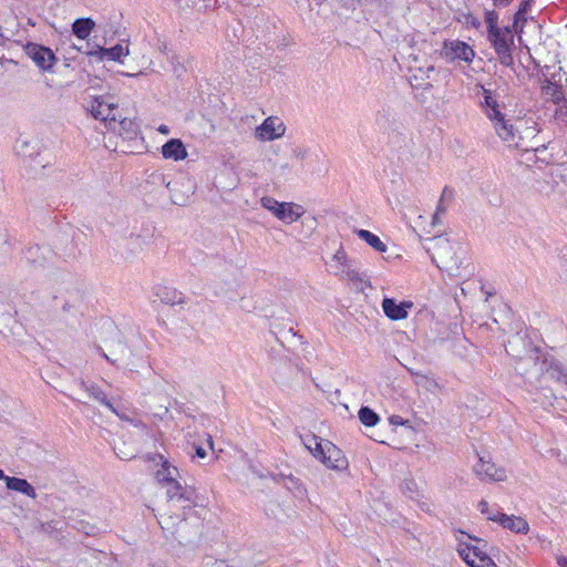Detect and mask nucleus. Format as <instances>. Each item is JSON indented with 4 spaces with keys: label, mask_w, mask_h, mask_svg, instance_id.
I'll return each mask as SVG.
<instances>
[{
    "label": "nucleus",
    "mask_w": 567,
    "mask_h": 567,
    "mask_svg": "<svg viewBox=\"0 0 567 567\" xmlns=\"http://www.w3.org/2000/svg\"><path fill=\"white\" fill-rule=\"evenodd\" d=\"M261 206L271 213L278 220L290 225L301 218L306 210L303 206L292 202H278L271 196H264L260 199Z\"/></svg>",
    "instance_id": "423d86ee"
},
{
    "label": "nucleus",
    "mask_w": 567,
    "mask_h": 567,
    "mask_svg": "<svg viewBox=\"0 0 567 567\" xmlns=\"http://www.w3.org/2000/svg\"><path fill=\"white\" fill-rule=\"evenodd\" d=\"M286 124L278 116L266 117L260 125L255 128V138L259 142H272L281 138L286 133Z\"/></svg>",
    "instance_id": "9b49d317"
},
{
    "label": "nucleus",
    "mask_w": 567,
    "mask_h": 567,
    "mask_svg": "<svg viewBox=\"0 0 567 567\" xmlns=\"http://www.w3.org/2000/svg\"><path fill=\"white\" fill-rule=\"evenodd\" d=\"M113 131L126 141H134L141 135L140 124L135 120L128 117L120 118L117 114L116 128Z\"/></svg>",
    "instance_id": "f3484780"
},
{
    "label": "nucleus",
    "mask_w": 567,
    "mask_h": 567,
    "mask_svg": "<svg viewBox=\"0 0 567 567\" xmlns=\"http://www.w3.org/2000/svg\"><path fill=\"white\" fill-rule=\"evenodd\" d=\"M305 447L326 467L333 471H344L349 466V462L343 452L332 442L322 440L315 434H306L301 436Z\"/></svg>",
    "instance_id": "7ed1b4c3"
},
{
    "label": "nucleus",
    "mask_w": 567,
    "mask_h": 567,
    "mask_svg": "<svg viewBox=\"0 0 567 567\" xmlns=\"http://www.w3.org/2000/svg\"><path fill=\"white\" fill-rule=\"evenodd\" d=\"M533 0H525L519 4V8L514 17V24L517 25L519 22L524 23L527 18L526 13L530 10Z\"/></svg>",
    "instance_id": "c85d7f7f"
},
{
    "label": "nucleus",
    "mask_w": 567,
    "mask_h": 567,
    "mask_svg": "<svg viewBox=\"0 0 567 567\" xmlns=\"http://www.w3.org/2000/svg\"><path fill=\"white\" fill-rule=\"evenodd\" d=\"M80 388L86 392L91 399L97 401L106 408H112V401L107 398L105 391L97 383L82 380L80 382Z\"/></svg>",
    "instance_id": "aec40b11"
},
{
    "label": "nucleus",
    "mask_w": 567,
    "mask_h": 567,
    "mask_svg": "<svg viewBox=\"0 0 567 567\" xmlns=\"http://www.w3.org/2000/svg\"><path fill=\"white\" fill-rule=\"evenodd\" d=\"M496 135L508 146L518 147L522 141L520 133L516 127L513 118L507 117L504 113L491 120Z\"/></svg>",
    "instance_id": "9d476101"
},
{
    "label": "nucleus",
    "mask_w": 567,
    "mask_h": 567,
    "mask_svg": "<svg viewBox=\"0 0 567 567\" xmlns=\"http://www.w3.org/2000/svg\"><path fill=\"white\" fill-rule=\"evenodd\" d=\"M390 423L393 424V425H403L404 424V421L401 416L399 415H392L390 417Z\"/></svg>",
    "instance_id": "c9c22d12"
},
{
    "label": "nucleus",
    "mask_w": 567,
    "mask_h": 567,
    "mask_svg": "<svg viewBox=\"0 0 567 567\" xmlns=\"http://www.w3.org/2000/svg\"><path fill=\"white\" fill-rule=\"evenodd\" d=\"M457 553L470 567H498L486 551L487 543L463 530L456 533Z\"/></svg>",
    "instance_id": "20e7f679"
},
{
    "label": "nucleus",
    "mask_w": 567,
    "mask_h": 567,
    "mask_svg": "<svg viewBox=\"0 0 567 567\" xmlns=\"http://www.w3.org/2000/svg\"><path fill=\"white\" fill-rule=\"evenodd\" d=\"M90 56L95 58L97 61H114L123 62V59L130 54L128 45L116 44L112 48L97 47L96 50L87 53Z\"/></svg>",
    "instance_id": "dca6fc26"
},
{
    "label": "nucleus",
    "mask_w": 567,
    "mask_h": 567,
    "mask_svg": "<svg viewBox=\"0 0 567 567\" xmlns=\"http://www.w3.org/2000/svg\"><path fill=\"white\" fill-rule=\"evenodd\" d=\"M195 454L199 458H204L207 455V450L203 445H194Z\"/></svg>",
    "instance_id": "f704fd0d"
},
{
    "label": "nucleus",
    "mask_w": 567,
    "mask_h": 567,
    "mask_svg": "<svg viewBox=\"0 0 567 567\" xmlns=\"http://www.w3.org/2000/svg\"><path fill=\"white\" fill-rule=\"evenodd\" d=\"M7 478H11L10 476H7L2 470H0V480H4L7 482Z\"/></svg>",
    "instance_id": "37998d69"
},
{
    "label": "nucleus",
    "mask_w": 567,
    "mask_h": 567,
    "mask_svg": "<svg viewBox=\"0 0 567 567\" xmlns=\"http://www.w3.org/2000/svg\"><path fill=\"white\" fill-rule=\"evenodd\" d=\"M481 105L489 121L503 114L501 105L495 95L485 96V100L481 102Z\"/></svg>",
    "instance_id": "bb28decb"
},
{
    "label": "nucleus",
    "mask_w": 567,
    "mask_h": 567,
    "mask_svg": "<svg viewBox=\"0 0 567 567\" xmlns=\"http://www.w3.org/2000/svg\"><path fill=\"white\" fill-rule=\"evenodd\" d=\"M156 296L165 303L169 305H176L182 303L184 298L181 292H177L173 288L168 287H157L156 288Z\"/></svg>",
    "instance_id": "a878e982"
},
{
    "label": "nucleus",
    "mask_w": 567,
    "mask_h": 567,
    "mask_svg": "<svg viewBox=\"0 0 567 567\" xmlns=\"http://www.w3.org/2000/svg\"><path fill=\"white\" fill-rule=\"evenodd\" d=\"M498 14L495 11H487L485 13V22L487 24V33L494 31L495 29H499L497 27Z\"/></svg>",
    "instance_id": "c756f323"
},
{
    "label": "nucleus",
    "mask_w": 567,
    "mask_h": 567,
    "mask_svg": "<svg viewBox=\"0 0 567 567\" xmlns=\"http://www.w3.org/2000/svg\"><path fill=\"white\" fill-rule=\"evenodd\" d=\"M358 237L364 240L369 246H371L374 250L379 252H385L388 247L386 245L373 233L365 229L355 230Z\"/></svg>",
    "instance_id": "393cba45"
},
{
    "label": "nucleus",
    "mask_w": 567,
    "mask_h": 567,
    "mask_svg": "<svg viewBox=\"0 0 567 567\" xmlns=\"http://www.w3.org/2000/svg\"><path fill=\"white\" fill-rule=\"evenodd\" d=\"M7 487L11 491L19 492L28 497L35 498L37 492L34 487L24 478L11 477L7 478Z\"/></svg>",
    "instance_id": "b1692460"
},
{
    "label": "nucleus",
    "mask_w": 567,
    "mask_h": 567,
    "mask_svg": "<svg viewBox=\"0 0 567 567\" xmlns=\"http://www.w3.org/2000/svg\"><path fill=\"white\" fill-rule=\"evenodd\" d=\"M111 412H113L117 417H120L121 420L123 421H126V422H130V423H133V420L123 411V410H120L118 408H116L113 403H112V408H107Z\"/></svg>",
    "instance_id": "473e14b6"
},
{
    "label": "nucleus",
    "mask_w": 567,
    "mask_h": 567,
    "mask_svg": "<svg viewBox=\"0 0 567 567\" xmlns=\"http://www.w3.org/2000/svg\"><path fill=\"white\" fill-rule=\"evenodd\" d=\"M84 109L101 122H104L109 130L116 128L117 104L110 95H89L84 101Z\"/></svg>",
    "instance_id": "39448f33"
},
{
    "label": "nucleus",
    "mask_w": 567,
    "mask_h": 567,
    "mask_svg": "<svg viewBox=\"0 0 567 567\" xmlns=\"http://www.w3.org/2000/svg\"><path fill=\"white\" fill-rule=\"evenodd\" d=\"M101 355L107 361L110 362L111 364H115V360H113L112 358H110L103 350H101Z\"/></svg>",
    "instance_id": "79ce46f5"
},
{
    "label": "nucleus",
    "mask_w": 567,
    "mask_h": 567,
    "mask_svg": "<svg viewBox=\"0 0 567 567\" xmlns=\"http://www.w3.org/2000/svg\"><path fill=\"white\" fill-rule=\"evenodd\" d=\"M477 462L473 466L475 475L483 482L497 483L504 482L507 478L506 470L503 466L496 465L489 454L478 453Z\"/></svg>",
    "instance_id": "6e6552de"
},
{
    "label": "nucleus",
    "mask_w": 567,
    "mask_h": 567,
    "mask_svg": "<svg viewBox=\"0 0 567 567\" xmlns=\"http://www.w3.org/2000/svg\"><path fill=\"white\" fill-rule=\"evenodd\" d=\"M512 2V0H493L494 6L496 7H506Z\"/></svg>",
    "instance_id": "e433bc0d"
},
{
    "label": "nucleus",
    "mask_w": 567,
    "mask_h": 567,
    "mask_svg": "<svg viewBox=\"0 0 567 567\" xmlns=\"http://www.w3.org/2000/svg\"><path fill=\"white\" fill-rule=\"evenodd\" d=\"M417 377L420 378V380L416 381L417 384H422V381H424L427 384L430 390L432 388H436L437 386V383L434 380H432V379H430V378H427L425 375H417Z\"/></svg>",
    "instance_id": "72a5a7b5"
},
{
    "label": "nucleus",
    "mask_w": 567,
    "mask_h": 567,
    "mask_svg": "<svg viewBox=\"0 0 567 567\" xmlns=\"http://www.w3.org/2000/svg\"><path fill=\"white\" fill-rule=\"evenodd\" d=\"M310 154V148L307 147V146H296L293 150H292V155L293 157L299 161V162H302L305 161L306 158H308Z\"/></svg>",
    "instance_id": "7c9ffc66"
},
{
    "label": "nucleus",
    "mask_w": 567,
    "mask_h": 567,
    "mask_svg": "<svg viewBox=\"0 0 567 567\" xmlns=\"http://www.w3.org/2000/svg\"><path fill=\"white\" fill-rule=\"evenodd\" d=\"M27 55L33 61V63L42 71L50 72L58 59L54 52L44 45L38 43H29L25 47Z\"/></svg>",
    "instance_id": "ddd939ff"
},
{
    "label": "nucleus",
    "mask_w": 567,
    "mask_h": 567,
    "mask_svg": "<svg viewBox=\"0 0 567 567\" xmlns=\"http://www.w3.org/2000/svg\"><path fill=\"white\" fill-rule=\"evenodd\" d=\"M206 445L209 450H214V441L209 434H206Z\"/></svg>",
    "instance_id": "ea45409f"
},
{
    "label": "nucleus",
    "mask_w": 567,
    "mask_h": 567,
    "mask_svg": "<svg viewBox=\"0 0 567 567\" xmlns=\"http://www.w3.org/2000/svg\"><path fill=\"white\" fill-rule=\"evenodd\" d=\"M39 249H40V248H39L38 246L32 247V248H30V249L28 250V254H29V255H32L33 250L38 251Z\"/></svg>",
    "instance_id": "c03bdc74"
},
{
    "label": "nucleus",
    "mask_w": 567,
    "mask_h": 567,
    "mask_svg": "<svg viewBox=\"0 0 567 567\" xmlns=\"http://www.w3.org/2000/svg\"><path fill=\"white\" fill-rule=\"evenodd\" d=\"M506 351L514 358H519L522 362H533L536 372L547 375L550 380L567 388V367L563 365L553 357L543 354L538 347H533L525 341L519 332L508 342Z\"/></svg>",
    "instance_id": "f257e3e1"
},
{
    "label": "nucleus",
    "mask_w": 567,
    "mask_h": 567,
    "mask_svg": "<svg viewBox=\"0 0 567 567\" xmlns=\"http://www.w3.org/2000/svg\"><path fill=\"white\" fill-rule=\"evenodd\" d=\"M543 96L546 100L551 101L555 104H559L565 101V95L561 85L546 80L542 86Z\"/></svg>",
    "instance_id": "5701e85b"
},
{
    "label": "nucleus",
    "mask_w": 567,
    "mask_h": 567,
    "mask_svg": "<svg viewBox=\"0 0 567 567\" xmlns=\"http://www.w3.org/2000/svg\"><path fill=\"white\" fill-rule=\"evenodd\" d=\"M359 420L360 422L365 426H374L379 423L380 417L379 415L370 408L362 406L359 410Z\"/></svg>",
    "instance_id": "cd10ccee"
},
{
    "label": "nucleus",
    "mask_w": 567,
    "mask_h": 567,
    "mask_svg": "<svg viewBox=\"0 0 567 567\" xmlns=\"http://www.w3.org/2000/svg\"><path fill=\"white\" fill-rule=\"evenodd\" d=\"M454 199V190L447 186H445L442 190L441 197L436 205L435 213L433 215V225H437L440 223V216L445 214L450 204Z\"/></svg>",
    "instance_id": "412c9836"
},
{
    "label": "nucleus",
    "mask_w": 567,
    "mask_h": 567,
    "mask_svg": "<svg viewBox=\"0 0 567 567\" xmlns=\"http://www.w3.org/2000/svg\"><path fill=\"white\" fill-rule=\"evenodd\" d=\"M477 508L488 520H491L495 512H498L497 509L491 508L489 504L484 499L478 503Z\"/></svg>",
    "instance_id": "2f4dec72"
},
{
    "label": "nucleus",
    "mask_w": 567,
    "mask_h": 567,
    "mask_svg": "<svg viewBox=\"0 0 567 567\" xmlns=\"http://www.w3.org/2000/svg\"><path fill=\"white\" fill-rule=\"evenodd\" d=\"M95 28L91 18H79L72 23V32L80 40H86Z\"/></svg>",
    "instance_id": "4be33fe9"
},
{
    "label": "nucleus",
    "mask_w": 567,
    "mask_h": 567,
    "mask_svg": "<svg viewBox=\"0 0 567 567\" xmlns=\"http://www.w3.org/2000/svg\"><path fill=\"white\" fill-rule=\"evenodd\" d=\"M487 38L495 50L499 63L504 66H511L514 63L512 47L514 39L508 27L495 29L487 33Z\"/></svg>",
    "instance_id": "0eeeda50"
},
{
    "label": "nucleus",
    "mask_w": 567,
    "mask_h": 567,
    "mask_svg": "<svg viewBox=\"0 0 567 567\" xmlns=\"http://www.w3.org/2000/svg\"><path fill=\"white\" fill-rule=\"evenodd\" d=\"M491 520L499 524L503 528L508 529L515 534L526 535L529 532L528 522L520 516L495 512L494 516L491 517Z\"/></svg>",
    "instance_id": "4468645a"
},
{
    "label": "nucleus",
    "mask_w": 567,
    "mask_h": 567,
    "mask_svg": "<svg viewBox=\"0 0 567 567\" xmlns=\"http://www.w3.org/2000/svg\"><path fill=\"white\" fill-rule=\"evenodd\" d=\"M158 457L161 466L155 473V478L165 488L167 498L183 504H192L194 502V491L182 484L178 468L164 458L163 455H158Z\"/></svg>",
    "instance_id": "f03ea898"
},
{
    "label": "nucleus",
    "mask_w": 567,
    "mask_h": 567,
    "mask_svg": "<svg viewBox=\"0 0 567 567\" xmlns=\"http://www.w3.org/2000/svg\"><path fill=\"white\" fill-rule=\"evenodd\" d=\"M435 72L434 65L412 70L409 78L410 84L415 89L430 90L432 87L431 75Z\"/></svg>",
    "instance_id": "a211bd4d"
},
{
    "label": "nucleus",
    "mask_w": 567,
    "mask_h": 567,
    "mask_svg": "<svg viewBox=\"0 0 567 567\" xmlns=\"http://www.w3.org/2000/svg\"><path fill=\"white\" fill-rule=\"evenodd\" d=\"M329 271L341 279L350 281L360 279L359 271L353 267L352 261L342 247L332 256L329 264Z\"/></svg>",
    "instance_id": "1a4fd4ad"
},
{
    "label": "nucleus",
    "mask_w": 567,
    "mask_h": 567,
    "mask_svg": "<svg viewBox=\"0 0 567 567\" xmlns=\"http://www.w3.org/2000/svg\"><path fill=\"white\" fill-rule=\"evenodd\" d=\"M545 148H546V146H545V145H542V146H539V147H536V148H535V152H536V153H539V152L544 151Z\"/></svg>",
    "instance_id": "a18cd8bd"
},
{
    "label": "nucleus",
    "mask_w": 567,
    "mask_h": 567,
    "mask_svg": "<svg viewBox=\"0 0 567 567\" xmlns=\"http://www.w3.org/2000/svg\"><path fill=\"white\" fill-rule=\"evenodd\" d=\"M157 131H158L159 133H162V134H168V133H169V128H168V126H167V125H165V124L159 125V126H158V128H157Z\"/></svg>",
    "instance_id": "a19ab883"
},
{
    "label": "nucleus",
    "mask_w": 567,
    "mask_h": 567,
    "mask_svg": "<svg viewBox=\"0 0 567 567\" xmlns=\"http://www.w3.org/2000/svg\"><path fill=\"white\" fill-rule=\"evenodd\" d=\"M350 2L354 3V2H358L359 0H349Z\"/></svg>",
    "instance_id": "49530a36"
},
{
    "label": "nucleus",
    "mask_w": 567,
    "mask_h": 567,
    "mask_svg": "<svg viewBox=\"0 0 567 567\" xmlns=\"http://www.w3.org/2000/svg\"><path fill=\"white\" fill-rule=\"evenodd\" d=\"M162 156L165 159L175 162L183 161L187 157L188 153L184 143L178 138H172L162 146Z\"/></svg>",
    "instance_id": "6ab92c4d"
},
{
    "label": "nucleus",
    "mask_w": 567,
    "mask_h": 567,
    "mask_svg": "<svg viewBox=\"0 0 567 567\" xmlns=\"http://www.w3.org/2000/svg\"><path fill=\"white\" fill-rule=\"evenodd\" d=\"M441 56L449 63L454 61H464L470 63L473 61L475 52L463 41L450 40L443 43Z\"/></svg>",
    "instance_id": "f8f14e48"
},
{
    "label": "nucleus",
    "mask_w": 567,
    "mask_h": 567,
    "mask_svg": "<svg viewBox=\"0 0 567 567\" xmlns=\"http://www.w3.org/2000/svg\"><path fill=\"white\" fill-rule=\"evenodd\" d=\"M557 564L559 567H567V556H559L557 558Z\"/></svg>",
    "instance_id": "4c0bfd02"
},
{
    "label": "nucleus",
    "mask_w": 567,
    "mask_h": 567,
    "mask_svg": "<svg viewBox=\"0 0 567 567\" xmlns=\"http://www.w3.org/2000/svg\"><path fill=\"white\" fill-rule=\"evenodd\" d=\"M481 93L483 95V100H485V96H492L493 93L489 89H486L485 86H481Z\"/></svg>",
    "instance_id": "58836bf2"
},
{
    "label": "nucleus",
    "mask_w": 567,
    "mask_h": 567,
    "mask_svg": "<svg viewBox=\"0 0 567 567\" xmlns=\"http://www.w3.org/2000/svg\"><path fill=\"white\" fill-rule=\"evenodd\" d=\"M412 307V301H402L398 303L395 299L389 297H385L382 300V310L384 315L393 321H399L408 318L409 310Z\"/></svg>",
    "instance_id": "2eb2a0df"
}]
</instances>
